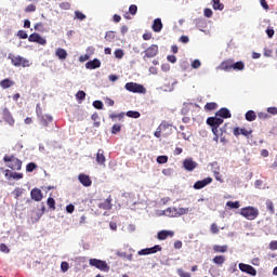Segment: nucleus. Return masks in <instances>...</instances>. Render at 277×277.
<instances>
[{"label": "nucleus", "mask_w": 277, "mask_h": 277, "mask_svg": "<svg viewBox=\"0 0 277 277\" xmlns=\"http://www.w3.org/2000/svg\"><path fill=\"white\" fill-rule=\"evenodd\" d=\"M78 181L83 185V187H90L92 185V180L90 179V175L85 173H80L78 175Z\"/></svg>", "instance_id": "nucleus-16"}, {"label": "nucleus", "mask_w": 277, "mask_h": 277, "mask_svg": "<svg viewBox=\"0 0 277 277\" xmlns=\"http://www.w3.org/2000/svg\"><path fill=\"white\" fill-rule=\"evenodd\" d=\"M87 70H96V68H101V60L93 58L85 63Z\"/></svg>", "instance_id": "nucleus-17"}, {"label": "nucleus", "mask_w": 277, "mask_h": 277, "mask_svg": "<svg viewBox=\"0 0 277 277\" xmlns=\"http://www.w3.org/2000/svg\"><path fill=\"white\" fill-rule=\"evenodd\" d=\"M168 62L171 64H176V56L175 55H168L167 56Z\"/></svg>", "instance_id": "nucleus-63"}, {"label": "nucleus", "mask_w": 277, "mask_h": 277, "mask_svg": "<svg viewBox=\"0 0 277 277\" xmlns=\"http://www.w3.org/2000/svg\"><path fill=\"white\" fill-rule=\"evenodd\" d=\"M190 66L192 68H194V70H198V68L202 66V63L200 62V60L196 58L192 62Z\"/></svg>", "instance_id": "nucleus-43"}, {"label": "nucleus", "mask_w": 277, "mask_h": 277, "mask_svg": "<svg viewBox=\"0 0 277 277\" xmlns=\"http://www.w3.org/2000/svg\"><path fill=\"white\" fill-rule=\"evenodd\" d=\"M47 205L49 209H55V199L53 197H49L47 200Z\"/></svg>", "instance_id": "nucleus-48"}, {"label": "nucleus", "mask_w": 277, "mask_h": 277, "mask_svg": "<svg viewBox=\"0 0 277 277\" xmlns=\"http://www.w3.org/2000/svg\"><path fill=\"white\" fill-rule=\"evenodd\" d=\"M115 57H116L117 60H122V58L124 57V50H122V49H117V50L115 51Z\"/></svg>", "instance_id": "nucleus-42"}, {"label": "nucleus", "mask_w": 277, "mask_h": 277, "mask_svg": "<svg viewBox=\"0 0 277 277\" xmlns=\"http://www.w3.org/2000/svg\"><path fill=\"white\" fill-rule=\"evenodd\" d=\"M187 209H166L162 210L158 215H166L167 217H180V215H185Z\"/></svg>", "instance_id": "nucleus-4"}, {"label": "nucleus", "mask_w": 277, "mask_h": 277, "mask_svg": "<svg viewBox=\"0 0 277 277\" xmlns=\"http://www.w3.org/2000/svg\"><path fill=\"white\" fill-rule=\"evenodd\" d=\"M226 207H228V209H239L241 205L239 203V201H227Z\"/></svg>", "instance_id": "nucleus-36"}, {"label": "nucleus", "mask_w": 277, "mask_h": 277, "mask_svg": "<svg viewBox=\"0 0 277 277\" xmlns=\"http://www.w3.org/2000/svg\"><path fill=\"white\" fill-rule=\"evenodd\" d=\"M206 122L209 127H220L224 124V119L215 114L214 117H209Z\"/></svg>", "instance_id": "nucleus-13"}, {"label": "nucleus", "mask_w": 277, "mask_h": 277, "mask_svg": "<svg viewBox=\"0 0 277 277\" xmlns=\"http://www.w3.org/2000/svg\"><path fill=\"white\" fill-rule=\"evenodd\" d=\"M213 251L216 252L217 254H224V252H228V246L214 245Z\"/></svg>", "instance_id": "nucleus-26"}, {"label": "nucleus", "mask_w": 277, "mask_h": 277, "mask_svg": "<svg viewBox=\"0 0 277 277\" xmlns=\"http://www.w3.org/2000/svg\"><path fill=\"white\" fill-rule=\"evenodd\" d=\"M61 10H70V3L68 2H61L60 3Z\"/></svg>", "instance_id": "nucleus-60"}, {"label": "nucleus", "mask_w": 277, "mask_h": 277, "mask_svg": "<svg viewBox=\"0 0 277 277\" xmlns=\"http://www.w3.org/2000/svg\"><path fill=\"white\" fill-rule=\"evenodd\" d=\"M212 8L215 11L219 10V12H222V10H224V3H221L220 0H212Z\"/></svg>", "instance_id": "nucleus-33"}, {"label": "nucleus", "mask_w": 277, "mask_h": 277, "mask_svg": "<svg viewBox=\"0 0 277 277\" xmlns=\"http://www.w3.org/2000/svg\"><path fill=\"white\" fill-rule=\"evenodd\" d=\"M29 215L31 223L36 224V222H38L42 217V215H44V209L31 210Z\"/></svg>", "instance_id": "nucleus-12"}, {"label": "nucleus", "mask_w": 277, "mask_h": 277, "mask_svg": "<svg viewBox=\"0 0 277 277\" xmlns=\"http://www.w3.org/2000/svg\"><path fill=\"white\" fill-rule=\"evenodd\" d=\"M238 267L240 272H243L245 274H249L250 276H256V268H254L250 264L239 263Z\"/></svg>", "instance_id": "nucleus-9"}, {"label": "nucleus", "mask_w": 277, "mask_h": 277, "mask_svg": "<svg viewBox=\"0 0 277 277\" xmlns=\"http://www.w3.org/2000/svg\"><path fill=\"white\" fill-rule=\"evenodd\" d=\"M3 162L8 163L6 168H10V170H23V161L18 158H16L14 155L8 156L5 155L3 157Z\"/></svg>", "instance_id": "nucleus-1"}, {"label": "nucleus", "mask_w": 277, "mask_h": 277, "mask_svg": "<svg viewBox=\"0 0 277 277\" xmlns=\"http://www.w3.org/2000/svg\"><path fill=\"white\" fill-rule=\"evenodd\" d=\"M180 42H182V44H187L189 42V37L185 35L181 36Z\"/></svg>", "instance_id": "nucleus-61"}, {"label": "nucleus", "mask_w": 277, "mask_h": 277, "mask_svg": "<svg viewBox=\"0 0 277 277\" xmlns=\"http://www.w3.org/2000/svg\"><path fill=\"white\" fill-rule=\"evenodd\" d=\"M157 163L163 164V163H168V156L162 155V156H158L156 158Z\"/></svg>", "instance_id": "nucleus-46"}, {"label": "nucleus", "mask_w": 277, "mask_h": 277, "mask_svg": "<svg viewBox=\"0 0 277 277\" xmlns=\"http://www.w3.org/2000/svg\"><path fill=\"white\" fill-rule=\"evenodd\" d=\"M170 127H172V124L163 121V122L160 123L158 129H160V131H166V129H170Z\"/></svg>", "instance_id": "nucleus-53"}, {"label": "nucleus", "mask_w": 277, "mask_h": 277, "mask_svg": "<svg viewBox=\"0 0 277 277\" xmlns=\"http://www.w3.org/2000/svg\"><path fill=\"white\" fill-rule=\"evenodd\" d=\"M246 64L242 61L232 63V70H245Z\"/></svg>", "instance_id": "nucleus-29"}, {"label": "nucleus", "mask_w": 277, "mask_h": 277, "mask_svg": "<svg viewBox=\"0 0 277 277\" xmlns=\"http://www.w3.org/2000/svg\"><path fill=\"white\" fill-rule=\"evenodd\" d=\"M120 131H122V126L116 123L111 127V133L113 135H118V133H120Z\"/></svg>", "instance_id": "nucleus-37"}, {"label": "nucleus", "mask_w": 277, "mask_h": 277, "mask_svg": "<svg viewBox=\"0 0 277 277\" xmlns=\"http://www.w3.org/2000/svg\"><path fill=\"white\" fill-rule=\"evenodd\" d=\"M10 179H13L14 181H21V179H23V173H18V172H12L10 173Z\"/></svg>", "instance_id": "nucleus-41"}, {"label": "nucleus", "mask_w": 277, "mask_h": 277, "mask_svg": "<svg viewBox=\"0 0 277 277\" xmlns=\"http://www.w3.org/2000/svg\"><path fill=\"white\" fill-rule=\"evenodd\" d=\"M109 118L111 120H114L115 118H118V120H122L124 118V113H120V114H110Z\"/></svg>", "instance_id": "nucleus-50"}, {"label": "nucleus", "mask_w": 277, "mask_h": 277, "mask_svg": "<svg viewBox=\"0 0 277 277\" xmlns=\"http://www.w3.org/2000/svg\"><path fill=\"white\" fill-rule=\"evenodd\" d=\"M258 118H260V120H267V118H269V115L267 113L261 111L258 114Z\"/></svg>", "instance_id": "nucleus-57"}, {"label": "nucleus", "mask_w": 277, "mask_h": 277, "mask_svg": "<svg viewBox=\"0 0 277 277\" xmlns=\"http://www.w3.org/2000/svg\"><path fill=\"white\" fill-rule=\"evenodd\" d=\"M55 55L58 57V60H66L68 57V52H66L65 49L58 48L55 52Z\"/></svg>", "instance_id": "nucleus-28"}, {"label": "nucleus", "mask_w": 277, "mask_h": 277, "mask_svg": "<svg viewBox=\"0 0 277 277\" xmlns=\"http://www.w3.org/2000/svg\"><path fill=\"white\" fill-rule=\"evenodd\" d=\"M269 249H271V250H277V240L271 241V243H269Z\"/></svg>", "instance_id": "nucleus-64"}, {"label": "nucleus", "mask_w": 277, "mask_h": 277, "mask_svg": "<svg viewBox=\"0 0 277 277\" xmlns=\"http://www.w3.org/2000/svg\"><path fill=\"white\" fill-rule=\"evenodd\" d=\"M114 38H116V35L114 34V31H107L105 35V40H107V42H111L114 41Z\"/></svg>", "instance_id": "nucleus-47"}, {"label": "nucleus", "mask_w": 277, "mask_h": 277, "mask_svg": "<svg viewBox=\"0 0 277 277\" xmlns=\"http://www.w3.org/2000/svg\"><path fill=\"white\" fill-rule=\"evenodd\" d=\"M143 53H145L143 60H146V57L153 58L157 55V53H159V47H157V44H153L147 48Z\"/></svg>", "instance_id": "nucleus-10"}, {"label": "nucleus", "mask_w": 277, "mask_h": 277, "mask_svg": "<svg viewBox=\"0 0 277 277\" xmlns=\"http://www.w3.org/2000/svg\"><path fill=\"white\" fill-rule=\"evenodd\" d=\"M266 35H267V38H274V35L276 34V31L274 30V28H266Z\"/></svg>", "instance_id": "nucleus-56"}, {"label": "nucleus", "mask_w": 277, "mask_h": 277, "mask_svg": "<svg viewBox=\"0 0 277 277\" xmlns=\"http://www.w3.org/2000/svg\"><path fill=\"white\" fill-rule=\"evenodd\" d=\"M61 269L62 272H68V269H70V265L68 264V262H62Z\"/></svg>", "instance_id": "nucleus-55"}, {"label": "nucleus", "mask_w": 277, "mask_h": 277, "mask_svg": "<svg viewBox=\"0 0 277 277\" xmlns=\"http://www.w3.org/2000/svg\"><path fill=\"white\" fill-rule=\"evenodd\" d=\"M111 200H113L111 196H109L104 201L93 200V202H95L100 209H111V207H113Z\"/></svg>", "instance_id": "nucleus-19"}, {"label": "nucleus", "mask_w": 277, "mask_h": 277, "mask_svg": "<svg viewBox=\"0 0 277 277\" xmlns=\"http://www.w3.org/2000/svg\"><path fill=\"white\" fill-rule=\"evenodd\" d=\"M157 237H158L159 241H166V239H168V237H174V232L162 229L158 233Z\"/></svg>", "instance_id": "nucleus-21"}, {"label": "nucleus", "mask_w": 277, "mask_h": 277, "mask_svg": "<svg viewBox=\"0 0 277 277\" xmlns=\"http://www.w3.org/2000/svg\"><path fill=\"white\" fill-rule=\"evenodd\" d=\"M215 114H216V116H220L222 118V120L233 118V114H230V109H228L226 107H222Z\"/></svg>", "instance_id": "nucleus-18"}, {"label": "nucleus", "mask_w": 277, "mask_h": 277, "mask_svg": "<svg viewBox=\"0 0 277 277\" xmlns=\"http://www.w3.org/2000/svg\"><path fill=\"white\" fill-rule=\"evenodd\" d=\"M49 122H53V116L44 115L41 117V124H43V127H49Z\"/></svg>", "instance_id": "nucleus-32"}, {"label": "nucleus", "mask_w": 277, "mask_h": 277, "mask_svg": "<svg viewBox=\"0 0 277 277\" xmlns=\"http://www.w3.org/2000/svg\"><path fill=\"white\" fill-rule=\"evenodd\" d=\"M11 64H13V66H22L23 68H29V60L21 56V55H17V56H14L11 58Z\"/></svg>", "instance_id": "nucleus-5"}, {"label": "nucleus", "mask_w": 277, "mask_h": 277, "mask_svg": "<svg viewBox=\"0 0 277 277\" xmlns=\"http://www.w3.org/2000/svg\"><path fill=\"white\" fill-rule=\"evenodd\" d=\"M25 12H36V5L29 4L26 6Z\"/></svg>", "instance_id": "nucleus-62"}, {"label": "nucleus", "mask_w": 277, "mask_h": 277, "mask_svg": "<svg viewBox=\"0 0 277 277\" xmlns=\"http://www.w3.org/2000/svg\"><path fill=\"white\" fill-rule=\"evenodd\" d=\"M124 88L128 92H132L133 94H146V88L137 82H128Z\"/></svg>", "instance_id": "nucleus-2"}, {"label": "nucleus", "mask_w": 277, "mask_h": 277, "mask_svg": "<svg viewBox=\"0 0 277 277\" xmlns=\"http://www.w3.org/2000/svg\"><path fill=\"white\" fill-rule=\"evenodd\" d=\"M29 42H36L37 44H41V47L47 45V39L44 37H41L38 32H32L28 37Z\"/></svg>", "instance_id": "nucleus-8"}, {"label": "nucleus", "mask_w": 277, "mask_h": 277, "mask_svg": "<svg viewBox=\"0 0 277 277\" xmlns=\"http://www.w3.org/2000/svg\"><path fill=\"white\" fill-rule=\"evenodd\" d=\"M89 265L91 267H96V269H100V272H109L110 267L109 264H107V262L103 261V260H98V259H90L89 260Z\"/></svg>", "instance_id": "nucleus-3"}, {"label": "nucleus", "mask_w": 277, "mask_h": 277, "mask_svg": "<svg viewBox=\"0 0 277 277\" xmlns=\"http://www.w3.org/2000/svg\"><path fill=\"white\" fill-rule=\"evenodd\" d=\"M268 114H272V116H277V107L276 106H271L266 109Z\"/></svg>", "instance_id": "nucleus-54"}, {"label": "nucleus", "mask_w": 277, "mask_h": 277, "mask_svg": "<svg viewBox=\"0 0 277 277\" xmlns=\"http://www.w3.org/2000/svg\"><path fill=\"white\" fill-rule=\"evenodd\" d=\"M96 163H98V166H105V151L103 149H98L97 154H96V158H95Z\"/></svg>", "instance_id": "nucleus-23"}, {"label": "nucleus", "mask_w": 277, "mask_h": 277, "mask_svg": "<svg viewBox=\"0 0 277 277\" xmlns=\"http://www.w3.org/2000/svg\"><path fill=\"white\" fill-rule=\"evenodd\" d=\"M76 98L77 101H85V91H82V90L78 91L76 93Z\"/></svg>", "instance_id": "nucleus-44"}, {"label": "nucleus", "mask_w": 277, "mask_h": 277, "mask_svg": "<svg viewBox=\"0 0 277 277\" xmlns=\"http://www.w3.org/2000/svg\"><path fill=\"white\" fill-rule=\"evenodd\" d=\"M92 105H93L94 109H103V107H105V105L103 104V101H101V100L93 101Z\"/></svg>", "instance_id": "nucleus-40"}, {"label": "nucleus", "mask_w": 277, "mask_h": 277, "mask_svg": "<svg viewBox=\"0 0 277 277\" xmlns=\"http://www.w3.org/2000/svg\"><path fill=\"white\" fill-rule=\"evenodd\" d=\"M212 262L214 263V265H221L222 266L223 263H226V256L216 255V256L213 258Z\"/></svg>", "instance_id": "nucleus-31"}, {"label": "nucleus", "mask_w": 277, "mask_h": 277, "mask_svg": "<svg viewBox=\"0 0 277 277\" xmlns=\"http://www.w3.org/2000/svg\"><path fill=\"white\" fill-rule=\"evenodd\" d=\"M206 111H213V109H217V103L209 102L205 105Z\"/></svg>", "instance_id": "nucleus-34"}, {"label": "nucleus", "mask_w": 277, "mask_h": 277, "mask_svg": "<svg viewBox=\"0 0 277 277\" xmlns=\"http://www.w3.org/2000/svg\"><path fill=\"white\" fill-rule=\"evenodd\" d=\"M162 174L164 176H172V174H174V170H172V169H163L162 170Z\"/></svg>", "instance_id": "nucleus-59"}, {"label": "nucleus", "mask_w": 277, "mask_h": 277, "mask_svg": "<svg viewBox=\"0 0 277 277\" xmlns=\"http://www.w3.org/2000/svg\"><path fill=\"white\" fill-rule=\"evenodd\" d=\"M233 133L236 137H239V135H243L245 137H250V135H252V130H247L246 128L236 127L234 128Z\"/></svg>", "instance_id": "nucleus-14"}, {"label": "nucleus", "mask_w": 277, "mask_h": 277, "mask_svg": "<svg viewBox=\"0 0 277 277\" xmlns=\"http://www.w3.org/2000/svg\"><path fill=\"white\" fill-rule=\"evenodd\" d=\"M0 252H4L5 254L10 253V248L6 247L5 243L0 245Z\"/></svg>", "instance_id": "nucleus-58"}, {"label": "nucleus", "mask_w": 277, "mask_h": 277, "mask_svg": "<svg viewBox=\"0 0 277 277\" xmlns=\"http://www.w3.org/2000/svg\"><path fill=\"white\" fill-rule=\"evenodd\" d=\"M12 85H14V81H12L10 78H5L0 81V87H2L3 90L12 88Z\"/></svg>", "instance_id": "nucleus-25"}, {"label": "nucleus", "mask_w": 277, "mask_h": 277, "mask_svg": "<svg viewBox=\"0 0 277 277\" xmlns=\"http://www.w3.org/2000/svg\"><path fill=\"white\" fill-rule=\"evenodd\" d=\"M219 68L221 70H225V72H228L229 70H233V63L230 61H224L221 63Z\"/></svg>", "instance_id": "nucleus-27"}, {"label": "nucleus", "mask_w": 277, "mask_h": 277, "mask_svg": "<svg viewBox=\"0 0 277 277\" xmlns=\"http://www.w3.org/2000/svg\"><path fill=\"white\" fill-rule=\"evenodd\" d=\"M129 14H131L132 16H135V14H137V5L136 4H131L129 6Z\"/></svg>", "instance_id": "nucleus-49"}, {"label": "nucleus", "mask_w": 277, "mask_h": 277, "mask_svg": "<svg viewBox=\"0 0 277 277\" xmlns=\"http://www.w3.org/2000/svg\"><path fill=\"white\" fill-rule=\"evenodd\" d=\"M177 274H179L180 277H192V274L183 271V268H179Z\"/></svg>", "instance_id": "nucleus-52"}, {"label": "nucleus", "mask_w": 277, "mask_h": 277, "mask_svg": "<svg viewBox=\"0 0 277 277\" xmlns=\"http://www.w3.org/2000/svg\"><path fill=\"white\" fill-rule=\"evenodd\" d=\"M30 196L36 202H40V200H42V190L39 188H32L30 192Z\"/></svg>", "instance_id": "nucleus-22"}, {"label": "nucleus", "mask_w": 277, "mask_h": 277, "mask_svg": "<svg viewBox=\"0 0 277 277\" xmlns=\"http://www.w3.org/2000/svg\"><path fill=\"white\" fill-rule=\"evenodd\" d=\"M3 120L6 122L9 127H14V117H12V113H10V109L4 108L2 110Z\"/></svg>", "instance_id": "nucleus-15"}, {"label": "nucleus", "mask_w": 277, "mask_h": 277, "mask_svg": "<svg viewBox=\"0 0 277 277\" xmlns=\"http://www.w3.org/2000/svg\"><path fill=\"white\" fill-rule=\"evenodd\" d=\"M151 29L155 31V34H159L161 29H163V23L161 22V18L158 17L154 19Z\"/></svg>", "instance_id": "nucleus-20"}, {"label": "nucleus", "mask_w": 277, "mask_h": 277, "mask_svg": "<svg viewBox=\"0 0 277 277\" xmlns=\"http://www.w3.org/2000/svg\"><path fill=\"white\" fill-rule=\"evenodd\" d=\"M75 18L77 21H85V18H88V16H85L83 14V12H81V11H75Z\"/></svg>", "instance_id": "nucleus-38"}, {"label": "nucleus", "mask_w": 277, "mask_h": 277, "mask_svg": "<svg viewBox=\"0 0 277 277\" xmlns=\"http://www.w3.org/2000/svg\"><path fill=\"white\" fill-rule=\"evenodd\" d=\"M148 254H157V252H161V246L156 245L151 248H147Z\"/></svg>", "instance_id": "nucleus-35"}, {"label": "nucleus", "mask_w": 277, "mask_h": 277, "mask_svg": "<svg viewBox=\"0 0 277 277\" xmlns=\"http://www.w3.org/2000/svg\"><path fill=\"white\" fill-rule=\"evenodd\" d=\"M211 183H213V177H206L195 182L193 187L194 189H205V187H207V185H211Z\"/></svg>", "instance_id": "nucleus-11"}, {"label": "nucleus", "mask_w": 277, "mask_h": 277, "mask_svg": "<svg viewBox=\"0 0 277 277\" xmlns=\"http://www.w3.org/2000/svg\"><path fill=\"white\" fill-rule=\"evenodd\" d=\"M203 16H206V18H211V16H213V10L206 8L203 10Z\"/></svg>", "instance_id": "nucleus-51"}, {"label": "nucleus", "mask_w": 277, "mask_h": 277, "mask_svg": "<svg viewBox=\"0 0 277 277\" xmlns=\"http://www.w3.org/2000/svg\"><path fill=\"white\" fill-rule=\"evenodd\" d=\"M183 168L186 172H194L198 168V162L194 161L192 158H186L183 161Z\"/></svg>", "instance_id": "nucleus-7"}, {"label": "nucleus", "mask_w": 277, "mask_h": 277, "mask_svg": "<svg viewBox=\"0 0 277 277\" xmlns=\"http://www.w3.org/2000/svg\"><path fill=\"white\" fill-rule=\"evenodd\" d=\"M17 38H19V40H27V38H29V35L26 30H18Z\"/></svg>", "instance_id": "nucleus-39"}, {"label": "nucleus", "mask_w": 277, "mask_h": 277, "mask_svg": "<svg viewBox=\"0 0 277 277\" xmlns=\"http://www.w3.org/2000/svg\"><path fill=\"white\" fill-rule=\"evenodd\" d=\"M245 120H247V122H254V120H256V113L254 110H248L245 114Z\"/></svg>", "instance_id": "nucleus-24"}, {"label": "nucleus", "mask_w": 277, "mask_h": 277, "mask_svg": "<svg viewBox=\"0 0 277 277\" xmlns=\"http://www.w3.org/2000/svg\"><path fill=\"white\" fill-rule=\"evenodd\" d=\"M124 116H127L128 118H134L135 120H137V118H141L142 114L137 110H128Z\"/></svg>", "instance_id": "nucleus-30"}, {"label": "nucleus", "mask_w": 277, "mask_h": 277, "mask_svg": "<svg viewBox=\"0 0 277 277\" xmlns=\"http://www.w3.org/2000/svg\"><path fill=\"white\" fill-rule=\"evenodd\" d=\"M38 168V164H36V162H29L26 166V172H34V170H36Z\"/></svg>", "instance_id": "nucleus-45"}, {"label": "nucleus", "mask_w": 277, "mask_h": 277, "mask_svg": "<svg viewBox=\"0 0 277 277\" xmlns=\"http://www.w3.org/2000/svg\"><path fill=\"white\" fill-rule=\"evenodd\" d=\"M239 213L246 220H256L259 217V210L256 209H241Z\"/></svg>", "instance_id": "nucleus-6"}]
</instances>
